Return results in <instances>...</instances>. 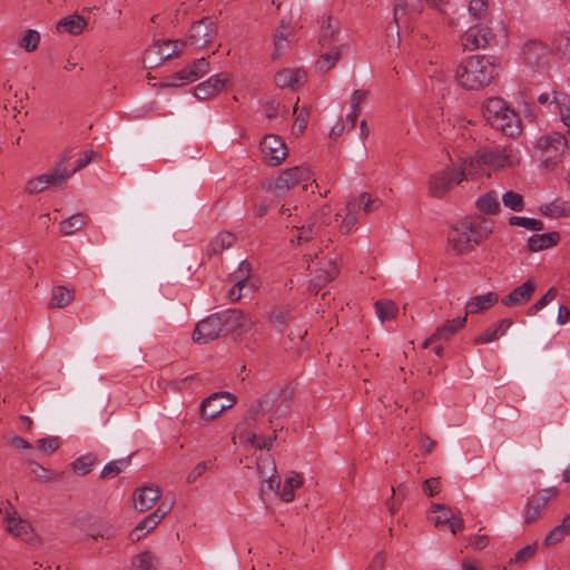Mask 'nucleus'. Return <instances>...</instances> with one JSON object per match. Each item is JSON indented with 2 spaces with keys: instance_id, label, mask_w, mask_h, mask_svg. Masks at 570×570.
<instances>
[{
  "instance_id": "obj_15",
  "label": "nucleus",
  "mask_w": 570,
  "mask_h": 570,
  "mask_svg": "<svg viewBox=\"0 0 570 570\" xmlns=\"http://www.w3.org/2000/svg\"><path fill=\"white\" fill-rule=\"evenodd\" d=\"M422 8L421 0H395L394 21L397 26L409 27L410 22L422 12Z\"/></svg>"
},
{
  "instance_id": "obj_2",
  "label": "nucleus",
  "mask_w": 570,
  "mask_h": 570,
  "mask_svg": "<svg viewBox=\"0 0 570 570\" xmlns=\"http://www.w3.org/2000/svg\"><path fill=\"white\" fill-rule=\"evenodd\" d=\"M466 175H471L466 160L462 163L459 169L451 165L445 166L442 170L430 175L428 181L429 195L438 199L444 198L455 185L465 179Z\"/></svg>"
},
{
  "instance_id": "obj_7",
  "label": "nucleus",
  "mask_w": 570,
  "mask_h": 570,
  "mask_svg": "<svg viewBox=\"0 0 570 570\" xmlns=\"http://www.w3.org/2000/svg\"><path fill=\"white\" fill-rule=\"evenodd\" d=\"M217 32L218 28L215 19L204 17L191 24L188 36L189 42L197 48H203L214 41Z\"/></svg>"
},
{
  "instance_id": "obj_22",
  "label": "nucleus",
  "mask_w": 570,
  "mask_h": 570,
  "mask_svg": "<svg viewBox=\"0 0 570 570\" xmlns=\"http://www.w3.org/2000/svg\"><path fill=\"white\" fill-rule=\"evenodd\" d=\"M510 108L507 102L498 97L490 98L483 106V116L491 126H501L499 117Z\"/></svg>"
},
{
  "instance_id": "obj_46",
  "label": "nucleus",
  "mask_w": 570,
  "mask_h": 570,
  "mask_svg": "<svg viewBox=\"0 0 570 570\" xmlns=\"http://www.w3.org/2000/svg\"><path fill=\"white\" fill-rule=\"evenodd\" d=\"M40 42V33L33 29H28L21 38L19 45L27 52H33L38 49Z\"/></svg>"
},
{
  "instance_id": "obj_57",
  "label": "nucleus",
  "mask_w": 570,
  "mask_h": 570,
  "mask_svg": "<svg viewBox=\"0 0 570 570\" xmlns=\"http://www.w3.org/2000/svg\"><path fill=\"white\" fill-rule=\"evenodd\" d=\"M569 534L560 524L554 527L544 538L543 544L546 547L554 546L562 541Z\"/></svg>"
},
{
  "instance_id": "obj_48",
  "label": "nucleus",
  "mask_w": 570,
  "mask_h": 570,
  "mask_svg": "<svg viewBox=\"0 0 570 570\" xmlns=\"http://www.w3.org/2000/svg\"><path fill=\"white\" fill-rule=\"evenodd\" d=\"M502 202L507 208L513 212H521L524 207L523 196L512 190L502 196Z\"/></svg>"
},
{
  "instance_id": "obj_19",
  "label": "nucleus",
  "mask_w": 570,
  "mask_h": 570,
  "mask_svg": "<svg viewBox=\"0 0 570 570\" xmlns=\"http://www.w3.org/2000/svg\"><path fill=\"white\" fill-rule=\"evenodd\" d=\"M160 489L155 484H149L137 489L134 493V508L137 511L145 512L159 500Z\"/></svg>"
},
{
  "instance_id": "obj_47",
  "label": "nucleus",
  "mask_w": 570,
  "mask_h": 570,
  "mask_svg": "<svg viewBox=\"0 0 570 570\" xmlns=\"http://www.w3.org/2000/svg\"><path fill=\"white\" fill-rule=\"evenodd\" d=\"M129 464V458L128 459H121V460H116V461H112L110 463H108L107 465H105V468L102 469L101 473H100V478L101 479H107V478H115L117 476L127 465Z\"/></svg>"
},
{
  "instance_id": "obj_29",
  "label": "nucleus",
  "mask_w": 570,
  "mask_h": 570,
  "mask_svg": "<svg viewBox=\"0 0 570 570\" xmlns=\"http://www.w3.org/2000/svg\"><path fill=\"white\" fill-rule=\"evenodd\" d=\"M236 240L235 234L230 232H220L208 245L207 254L209 256L218 255L233 246Z\"/></svg>"
},
{
  "instance_id": "obj_51",
  "label": "nucleus",
  "mask_w": 570,
  "mask_h": 570,
  "mask_svg": "<svg viewBox=\"0 0 570 570\" xmlns=\"http://www.w3.org/2000/svg\"><path fill=\"white\" fill-rule=\"evenodd\" d=\"M277 429L273 430V434L269 436H258L255 433H252L247 436V440L255 445L256 448L263 450H269L272 448L273 441L277 439Z\"/></svg>"
},
{
  "instance_id": "obj_58",
  "label": "nucleus",
  "mask_w": 570,
  "mask_h": 570,
  "mask_svg": "<svg viewBox=\"0 0 570 570\" xmlns=\"http://www.w3.org/2000/svg\"><path fill=\"white\" fill-rule=\"evenodd\" d=\"M541 213L547 217L558 218L567 216L566 208L557 203H550L540 207Z\"/></svg>"
},
{
  "instance_id": "obj_20",
  "label": "nucleus",
  "mask_w": 570,
  "mask_h": 570,
  "mask_svg": "<svg viewBox=\"0 0 570 570\" xmlns=\"http://www.w3.org/2000/svg\"><path fill=\"white\" fill-rule=\"evenodd\" d=\"M535 288V282L532 279H528L522 285L515 287L509 295H507L502 299V304L509 307L524 305L531 299Z\"/></svg>"
},
{
  "instance_id": "obj_39",
  "label": "nucleus",
  "mask_w": 570,
  "mask_h": 570,
  "mask_svg": "<svg viewBox=\"0 0 570 570\" xmlns=\"http://www.w3.org/2000/svg\"><path fill=\"white\" fill-rule=\"evenodd\" d=\"M338 35V27L332 23V17L328 16L323 22L320 35V43L324 47L333 42Z\"/></svg>"
},
{
  "instance_id": "obj_25",
  "label": "nucleus",
  "mask_w": 570,
  "mask_h": 570,
  "mask_svg": "<svg viewBox=\"0 0 570 570\" xmlns=\"http://www.w3.org/2000/svg\"><path fill=\"white\" fill-rule=\"evenodd\" d=\"M501 126H491L492 128L502 131L508 137H515L521 132L520 121L517 114L509 109L499 117Z\"/></svg>"
},
{
  "instance_id": "obj_56",
  "label": "nucleus",
  "mask_w": 570,
  "mask_h": 570,
  "mask_svg": "<svg viewBox=\"0 0 570 570\" xmlns=\"http://www.w3.org/2000/svg\"><path fill=\"white\" fill-rule=\"evenodd\" d=\"M60 446V441L57 436H50V438H45V439H40L38 440V449L43 453V454H52L53 452H56Z\"/></svg>"
},
{
  "instance_id": "obj_11",
  "label": "nucleus",
  "mask_w": 570,
  "mask_h": 570,
  "mask_svg": "<svg viewBox=\"0 0 570 570\" xmlns=\"http://www.w3.org/2000/svg\"><path fill=\"white\" fill-rule=\"evenodd\" d=\"M261 150L265 163L278 166L287 156V148L281 137L266 135L261 142Z\"/></svg>"
},
{
  "instance_id": "obj_38",
  "label": "nucleus",
  "mask_w": 570,
  "mask_h": 570,
  "mask_svg": "<svg viewBox=\"0 0 570 570\" xmlns=\"http://www.w3.org/2000/svg\"><path fill=\"white\" fill-rule=\"evenodd\" d=\"M311 109H312V107L309 105L303 106L299 109L297 116L295 117L293 129H292V132L294 136L299 137L304 134V131L307 127V124H308Z\"/></svg>"
},
{
  "instance_id": "obj_28",
  "label": "nucleus",
  "mask_w": 570,
  "mask_h": 570,
  "mask_svg": "<svg viewBox=\"0 0 570 570\" xmlns=\"http://www.w3.org/2000/svg\"><path fill=\"white\" fill-rule=\"evenodd\" d=\"M86 26H87V21L85 20L83 17L73 14V16H68V17L61 19L57 23V30L59 32L66 31L72 36H78L83 31Z\"/></svg>"
},
{
  "instance_id": "obj_27",
  "label": "nucleus",
  "mask_w": 570,
  "mask_h": 570,
  "mask_svg": "<svg viewBox=\"0 0 570 570\" xmlns=\"http://www.w3.org/2000/svg\"><path fill=\"white\" fill-rule=\"evenodd\" d=\"M551 105L556 106L561 116V121L570 128V96L566 92L553 90Z\"/></svg>"
},
{
  "instance_id": "obj_13",
  "label": "nucleus",
  "mask_w": 570,
  "mask_h": 570,
  "mask_svg": "<svg viewBox=\"0 0 570 570\" xmlns=\"http://www.w3.org/2000/svg\"><path fill=\"white\" fill-rule=\"evenodd\" d=\"M229 81L230 75L227 72L212 76L206 81L200 82L195 87L194 95L199 100L210 99L220 92Z\"/></svg>"
},
{
  "instance_id": "obj_52",
  "label": "nucleus",
  "mask_w": 570,
  "mask_h": 570,
  "mask_svg": "<svg viewBox=\"0 0 570 570\" xmlns=\"http://www.w3.org/2000/svg\"><path fill=\"white\" fill-rule=\"evenodd\" d=\"M552 46L562 56H570V35L559 33L554 37Z\"/></svg>"
},
{
  "instance_id": "obj_53",
  "label": "nucleus",
  "mask_w": 570,
  "mask_h": 570,
  "mask_svg": "<svg viewBox=\"0 0 570 570\" xmlns=\"http://www.w3.org/2000/svg\"><path fill=\"white\" fill-rule=\"evenodd\" d=\"M330 214V208L327 206L323 207L322 210L318 214H315L311 222L305 225L306 227H311L314 229V235H317L322 227L327 225V222L325 219V216Z\"/></svg>"
},
{
  "instance_id": "obj_5",
  "label": "nucleus",
  "mask_w": 570,
  "mask_h": 570,
  "mask_svg": "<svg viewBox=\"0 0 570 570\" xmlns=\"http://www.w3.org/2000/svg\"><path fill=\"white\" fill-rule=\"evenodd\" d=\"M511 151L512 149L510 146H504L502 150L498 147L479 150L475 157L466 160L468 168L472 171V169L475 168V165H489L497 168L504 167L507 165L511 166Z\"/></svg>"
},
{
  "instance_id": "obj_16",
  "label": "nucleus",
  "mask_w": 570,
  "mask_h": 570,
  "mask_svg": "<svg viewBox=\"0 0 570 570\" xmlns=\"http://www.w3.org/2000/svg\"><path fill=\"white\" fill-rule=\"evenodd\" d=\"M174 43L171 40L164 41V45L169 46ZM179 49L177 48V42L175 41V49L171 52H164L163 45L160 41L155 42L151 47H149L144 57V65L148 69H153L161 65L163 62L171 59L177 56Z\"/></svg>"
},
{
  "instance_id": "obj_8",
  "label": "nucleus",
  "mask_w": 570,
  "mask_h": 570,
  "mask_svg": "<svg viewBox=\"0 0 570 570\" xmlns=\"http://www.w3.org/2000/svg\"><path fill=\"white\" fill-rule=\"evenodd\" d=\"M336 261L337 256H334L321 262V266L314 271V276L309 281L308 292L311 294L317 295L323 287L337 277L340 268Z\"/></svg>"
},
{
  "instance_id": "obj_31",
  "label": "nucleus",
  "mask_w": 570,
  "mask_h": 570,
  "mask_svg": "<svg viewBox=\"0 0 570 570\" xmlns=\"http://www.w3.org/2000/svg\"><path fill=\"white\" fill-rule=\"evenodd\" d=\"M88 216L83 213H77L60 223L62 235L69 236L77 230L82 229L88 224Z\"/></svg>"
},
{
  "instance_id": "obj_45",
  "label": "nucleus",
  "mask_w": 570,
  "mask_h": 570,
  "mask_svg": "<svg viewBox=\"0 0 570 570\" xmlns=\"http://www.w3.org/2000/svg\"><path fill=\"white\" fill-rule=\"evenodd\" d=\"M250 264L247 261H243L238 269L230 275V281L236 282V286H239V288H244L250 276Z\"/></svg>"
},
{
  "instance_id": "obj_62",
  "label": "nucleus",
  "mask_w": 570,
  "mask_h": 570,
  "mask_svg": "<svg viewBox=\"0 0 570 570\" xmlns=\"http://www.w3.org/2000/svg\"><path fill=\"white\" fill-rule=\"evenodd\" d=\"M46 189V180H43L42 175L28 180L26 184V191L30 195L39 194Z\"/></svg>"
},
{
  "instance_id": "obj_61",
  "label": "nucleus",
  "mask_w": 570,
  "mask_h": 570,
  "mask_svg": "<svg viewBox=\"0 0 570 570\" xmlns=\"http://www.w3.org/2000/svg\"><path fill=\"white\" fill-rule=\"evenodd\" d=\"M557 295L556 288L551 287L548 289V292L539 299L529 309V314H535L537 312L541 311L543 307L548 305V303L553 299Z\"/></svg>"
},
{
  "instance_id": "obj_34",
  "label": "nucleus",
  "mask_w": 570,
  "mask_h": 570,
  "mask_svg": "<svg viewBox=\"0 0 570 570\" xmlns=\"http://www.w3.org/2000/svg\"><path fill=\"white\" fill-rule=\"evenodd\" d=\"M431 512L438 513L436 517L431 519V521L433 522V524L436 528L448 524L454 514V512L452 511V509L450 507H448L445 504H441V503H433L431 505Z\"/></svg>"
},
{
  "instance_id": "obj_35",
  "label": "nucleus",
  "mask_w": 570,
  "mask_h": 570,
  "mask_svg": "<svg viewBox=\"0 0 570 570\" xmlns=\"http://www.w3.org/2000/svg\"><path fill=\"white\" fill-rule=\"evenodd\" d=\"M376 314L382 323L392 320L397 314V306L393 301L381 299L375 303Z\"/></svg>"
},
{
  "instance_id": "obj_64",
  "label": "nucleus",
  "mask_w": 570,
  "mask_h": 570,
  "mask_svg": "<svg viewBox=\"0 0 570 570\" xmlns=\"http://www.w3.org/2000/svg\"><path fill=\"white\" fill-rule=\"evenodd\" d=\"M423 492L428 497H434L440 492V478H430L423 482Z\"/></svg>"
},
{
  "instance_id": "obj_14",
  "label": "nucleus",
  "mask_w": 570,
  "mask_h": 570,
  "mask_svg": "<svg viewBox=\"0 0 570 570\" xmlns=\"http://www.w3.org/2000/svg\"><path fill=\"white\" fill-rule=\"evenodd\" d=\"M494 39L489 27H470L462 36V46L468 50L485 48Z\"/></svg>"
},
{
  "instance_id": "obj_54",
  "label": "nucleus",
  "mask_w": 570,
  "mask_h": 570,
  "mask_svg": "<svg viewBox=\"0 0 570 570\" xmlns=\"http://www.w3.org/2000/svg\"><path fill=\"white\" fill-rule=\"evenodd\" d=\"M215 468L214 460L202 461L199 462L194 470L188 474L187 482L194 483L198 478H200L206 471L213 470Z\"/></svg>"
},
{
  "instance_id": "obj_32",
  "label": "nucleus",
  "mask_w": 570,
  "mask_h": 570,
  "mask_svg": "<svg viewBox=\"0 0 570 570\" xmlns=\"http://www.w3.org/2000/svg\"><path fill=\"white\" fill-rule=\"evenodd\" d=\"M158 558L153 552L146 550L132 559L131 570H158Z\"/></svg>"
},
{
  "instance_id": "obj_26",
  "label": "nucleus",
  "mask_w": 570,
  "mask_h": 570,
  "mask_svg": "<svg viewBox=\"0 0 570 570\" xmlns=\"http://www.w3.org/2000/svg\"><path fill=\"white\" fill-rule=\"evenodd\" d=\"M498 295L493 292L474 296L466 303L465 315L481 313L493 306L498 302Z\"/></svg>"
},
{
  "instance_id": "obj_55",
  "label": "nucleus",
  "mask_w": 570,
  "mask_h": 570,
  "mask_svg": "<svg viewBox=\"0 0 570 570\" xmlns=\"http://www.w3.org/2000/svg\"><path fill=\"white\" fill-rule=\"evenodd\" d=\"M195 80L193 71H190L188 66H186L184 69L171 76L170 82L160 83V87L178 86L177 81L193 82Z\"/></svg>"
},
{
  "instance_id": "obj_23",
  "label": "nucleus",
  "mask_w": 570,
  "mask_h": 570,
  "mask_svg": "<svg viewBox=\"0 0 570 570\" xmlns=\"http://www.w3.org/2000/svg\"><path fill=\"white\" fill-rule=\"evenodd\" d=\"M465 220H470L472 230L474 233V243L482 244L493 230V222L483 216L475 215L465 217Z\"/></svg>"
},
{
  "instance_id": "obj_33",
  "label": "nucleus",
  "mask_w": 570,
  "mask_h": 570,
  "mask_svg": "<svg viewBox=\"0 0 570 570\" xmlns=\"http://www.w3.org/2000/svg\"><path fill=\"white\" fill-rule=\"evenodd\" d=\"M73 299V295L66 286H55L51 291L50 308H63Z\"/></svg>"
},
{
  "instance_id": "obj_49",
  "label": "nucleus",
  "mask_w": 570,
  "mask_h": 570,
  "mask_svg": "<svg viewBox=\"0 0 570 570\" xmlns=\"http://www.w3.org/2000/svg\"><path fill=\"white\" fill-rule=\"evenodd\" d=\"M340 59V49L336 47L333 51L326 52L321 56L316 66L321 72L328 71Z\"/></svg>"
},
{
  "instance_id": "obj_3",
  "label": "nucleus",
  "mask_w": 570,
  "mask_h": 570,
  "mask_svg": "<svg viewBox=\"0 0 570 570\" xmlns=\"http://www.w3.org/2000/svg\"><path fill=\"white\" fill-rule=\"evenodd\" d=\"M470 220L458 222L448 232V252L455 255L462 256L474 249L480 244L474 243V233L472 230Z\"/></svg>"
},
{
  "instance_id": "obj_9",
  "label": "nucleus",
  "mask_w": 570,
  "mask_h": 570,
  "mask_svg": "<svg viewBox=\"0 0 570 570\" xmlns=\"http://www.w3.org/2000/svg\"><path fill=\"white\" fill-rule=\"evenodd\" d=\"M235 403L236 397L228 392L213 393L202 402L200 415L205 420H213Z\"/></svg>"
},
{
  "instance_id": "obj_42",
  "label": "nucleus",
  "mask_w": 570,
  "mask_h": 570,
  "mask_svg": "<svg viewBox=\"0 0 570 570\" xmlns=\"http://www.w3.org/2000/svg\"><path fill=\"white\" fill-rule=\"evenodd\" d=\"M509 224L511 226H521L528 230L540 232L544 229V225L541 220L535 218H528L521 216H511L509 218Z\"/></svg>"
},
{
  "instance_id": "obj_18",
  "label": "nucleus",
  "mask_w": 570,
  "mask_h": 570,
  "mask_svg": "<svg viewBox=\"0 0 570 570\" xmlns=\"http://www.w3.org/2000/svg\"><path fill=\"white\" fill-rule=\"evenodd\" d=\"M217 314L222 323L223 336L228 335L238 328L246 327L247 323L252 324L247 316L239 309H226Z\"/></svg>"
},
{
  "instance_id": "obj_4",
  "label": "nucleus",
  "mask_w": 570,
  "mask_h": 570,
  "mask_svg": "<svg viewBox=\"0 0 570 570\" xmlns=\"http://www.w3.org/2000/svg\"><path fill=\"white\" fill-rule=\"evenodd\" d=\"M293 392L287 387L273 386L266 394L257 399L265 413L272 412L269 424L274 419L286 415L292 407Z\"/></svg>"
},
{
  "instance_id": "obj_10",
  "label": "nucleus",
  "mask_w": 570,
  "mask_h": 570,
  "mask_svg": "<svg viewBox=\"0 0 570 570\" xmlns=\"http://www.w3.org/2000/svg\"><path fill=\"white\" fill-rule=\"evenodd\" d=\"M223 335L222 323L217 313L197 323L193 341L198 344H207Z\"/></svg>"
},
{
  "instance_id": "obj_60",
  "label": "nucleus",
  "mask_w": 570,
  "mask_h": 570,
  "mask_svg": "<svg viewBox=\"0 0 570 570\" xmlns=\"http://www.w3.org/2000/svg\"><path fill=\"white\" fill-rule=\"evenodd\" d=\"M487 11H488V4L484 0H471L470 1L469 12L471 13V16L474 19L480 20V19L484 18V16L487 14Z\"/></svg>"
},
{
  "instance_id": "obj_24",
  "label": "nucleus",
  "mask_w": 570,
  "mask_h": 570,
  "mask_svg": "<svg viewBox=\"0 0 570 570\" xmlns=\"http://www.w3.org/2000/svg\"><path fill=\"white\" fill-rule=\"evenodd\" d=\"M560 240L558 232L546 234H534L528 239V248L530 252H539L557 245Z\"/></svg>"
},
{
  "instance_id": "obj_17",
  "label": "nucleus",
  "mask_w": 570,
  "mask_h": 570,
  "mask_svg": "<svg viewBox=\"0 0 570 570\" xmlns=\"http://www.w3.org/2000/svg\"><path fill=\"white\" fill-rule=\"evenodd\" d=\"M552 495L551 490H543L528 500L524 513V522L527 524H531L540 519L542 510L547 507Z\"/></svg>"
},
{
  "instance_id": "obj_6",
  "label": "nucleus",
  "mask_w": 570,
  "mask_h": 570,
  "mask_svg": "<svg viewBox=\"0 0 570 570\" xmlns=\"http://www.w3.org/2000/svg\"><path fill=\"white\" fill-rule=\"evenodd\" d=\"M535 147L541 150L542 155L546 157L544 161L547 166H549V163L556 165L561 155L568 149V141L560 132H552L540 137L535 142Z\"/></svg>"
},
{
  "instance_id": "obj_12",
  "label": "nucleus",
  "mask_w": 570,
  "mask_h": 570,
  "mask_svg": "<svg viewBox=\"0 0 570 570\" xmlns=\"http://www.w3.org/2000/svg\"><path fill=\"white\" fill-rule=\"evenodd\" d=\"M308 177L309 169L305 166H296L285 169L275 180L273 189L276 191V196H281L282 193L287 191L298 183L306 180ZM271 188L272 186H269V189Z\"/></svg>"
},
{
  "instance_id": "obj_21",
  "label": "nucleus",
  "mask_w": 570,
  "mask_h": 570,
  "mask_svg": "<svg viewBox=\"0 0 570 570\" xmlns=\"http://www.w3.org/2000/svg\"><path fill=\"white\" fill-rule=\"evenodd\" d=\"M307 75L303 69H283L275 76V83L279 88L296 89L299 85L304 83Z\"/></svg>"
},
{
  "instance_id": "obj_43",
  "label": "nucleus",
  "mask_w": 570,
  "mask_h": 570,
  "mask_svg": "<svg viewBox=\"0 0 570 570\" xmlns=\"http://www.w3.org/2000/svg\"><path fill=\"white\" fill-rule=\"evenodd\" d=\"M24 463L31 466V474H33L35 478L41 482H50L59 475L58 473L43 468L32 460H26Z\"/></svg>"
},
{
  "instance_id": "obj_40",
  "label": "nucleus",
  "mask_w": 570,
  "mask_h": 570,
  "mask_svg": "<svg viewBox=\"0 0 570 570\" xmlns=\"http://www.w3.org/2000/svg\"><path fill=\"white\" fill-rule=\"evenodd\" d=\"M96 463V456L92 454H86L72 462V470L78 475H87L91 472Z\"/></svg>"
},
{
  "instance_id": "obj_63",
  "label": "nucleus",
  "mask_w": 570,
  "mask_h": 570,
  "mask_svg": "<svg viewBox=\"0 0 570 570\" xmlns=\"http://www.w3.org/2000/svg\"><path fill=\"white\" fill-rule=\"evenodd\" d=\"M271 320L282 332L284 327L287 325L288 321L291 320V315L288 312L273 311L271 314Z\"/></svg>"
},
{
  "instance_id": "obj_36",
  "label": "nucleus",
  "mask_w": 570,
  "mask_h": 570,
  "mask_svg": "<svg viewBox=\"0 0 570 570\" xmlns=\"http://www.w3.org/2000/svg\"><path fill=\"white\" fill-rule=\"evenodd\" d=\"M72 173H69L66 168H60V165H57L56 168L49 173L43 174V180H46V187L49 186H58L60 187L66 179L70 178Z\"/></svg>"
},
{
  "instance_id": "obj_44",
  "label": "nucleus",
  "mask_w": 570,
  "mask_h": 570,
  "mask_svg": "<svg viewBox=\"0 0 570 570\" xmlns=\"http://www.w3.org/2000/svg\"><path fill=\"white\" fill-rule=\"evenodd\" d=\"M264 414L265 412L262 405L259 404L258 400H256L247 410L244 416V424L250 429L255 428Z\"/></svg>"
},
{
  "instance_id": "obj_41",
  "label": "nucleus",
  "mask_w": 570,
  "mask_h": 570,
  "mask_svg": "<svg viewBox=\"0 0 570 570\" xmlns=\"http://www.w3.org/2000/svg\"><path fill=\"white\" fill-rule=\"evenodd\" d=\"M7 530L14 537H23L32 532V527L27 520L18 517L14 521L7 522Z\"/></svg>"
},
{
  "instance_id": "obj_1",
  "label": "nucleus",
  "mask_w": 570,
  "mask_h": 570,
  "mask_svg": "<svg viewBox=\"0 0 570 570\" xmlns=\"http://www.w3.org/2000/svg\"><path fill=\"white\" fill-rule=\"evenodd\" d=\"M497 75L493 57L472 56L458 66L455 78L468 90H479L491 83Z\"/></svg>"
},
{
  "instance_id": "obj_50",
  "label": "nucleus",
  "mask_w": 570,
  "mask_h": 570,
  "mask_svg": "<svg viewBox=\"0 0 570 570\" xmlns=\"http://www.w3.org/2000/svg\"><path fill=\"white\" fill-rule=\"evenodd\" d=\"M537 548H538V544L534 542L532 544H528L525 546L524 548H522L521 550H519L514 557L510 560V563H515V564H524L525 562H528L530 559H532L537 552Z\"/></svg>"
},
{
  "instance_id": "obj_30",
  "label": "nucleus",
  "mask_w": 570,
  "mask_h": 570,
  "mask_svg": "<svg viewBox=\"0 0 570 570\" xmlns=\"http://www.w3.org/2000/svg\"><path fill=\"white\" fill-rule=\"evenodd\" d=\"M466 323V315L446 321L442 326L438 327L433 333V338L450 340L458 330L462 328Z\"/></svg>"
},
{
  "instance_id": "obj_59",
  "label": "nucleus",
  "mask_w": 570,
  "mask_h": 570,
  "mask_svg": "<svg viewBox=\"0 0 570 570\" xmlns=\"http://www.w3.org/2000/svg\"><path fill=\"white\" fill-rule=\"evenodd\" d=\"M190 71H193L195 79L203 77L209 70V62L206 58H199L188 65Z\"/></svg>"
},
{
  "instance_id": "obj_37",
  "label": "nucleus",
  "mask_w": 570,
  "mask_h": 570,
  "mask_svg": "<svg viewBox=\"0 0 570 570\" xmlns=\"http://www.w3.org/2000/svg\"><path fill=\"white\" fill-rule=\"evenodd\" d=\"M476 207L480 212L485 214H497L500 210V204L493 193H488L481 196L476 202Z\"/></svg>"
}]
</instances>
